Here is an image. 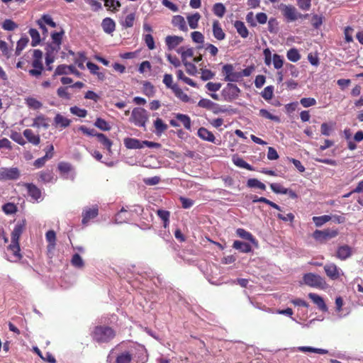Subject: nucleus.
Wrapping results in <instances>:
<instances>
[{
    "label": "nucleus",
    "instance_id": "obj_1",
    "mask_svg": "<svg viewBox=\"0 0 363 363\" xmlns=\"http://www.w3.org/2000/svg\"><path fill=\"white\" fill-rule=\"evenodd\" d=\"M26 221L25 219L18 221L15 225L11 233V241L8 249L11 250L15 258V260H20L22 255L20 253L19 239L26 228Z\"/></svg>",
    "mask_w": 363,
    "mask_h": 363
},
{
    "label": "nucleus",
    "instance_id": "obj_2",
    "mask_svg": "<svg viewBox=\"0 0 363 363\" xmlns=\"http://www.w3.org/2000/svg\"><path fill=\"white\" fill-rule=\"evenodd\" d=\"M92 337L98 343H107L116 337V332L108 326H97L94 328Z\"/></svg>",
    "mask_w": 363,
    "mask_h": 363
},
{
    "label": "nucleus",
    "instance_id": "obj_3",
    "mask_svg": "<svg viewBox=\"0 0 363 363\" xmlns=\"http://www.w3.org/2000/svg\"><path fill=\"white\" fill-rule=\"evenodd\" d=\"M280 10L287 22H294L298 19H306L309 17L308 13L303 14L298 11L297 9L292 5L281 4Z\"/></svg>",
    "mask_w": 363,
    "mask_h": 363
},
{
    "label": "nucleus",
    "instance_id": "obj_4",
    "mask_svg": "<svg viewBox=\"0 0 363 363\" xmlns=\"http://www.w3.org/2000/svg\"><path fill=\"white\" fill-rule=\"evenodd\" d=\"M149 119L147 111L141 107L134 108L131 113L130 121L133 123L136 126L143 128L146 130V123Z\"/></svg>",
    "mask_w": 363,
    "mask_h": 363
},
{
    "label": "nucleus",
    "instance_id": "obj_5",
    "mask_svg": "<svg viewBox=\"0 0 363 363\" xmlns=\"http://www.w3.org/2000/svg\"><path fill=\"white\" fill-rule=\"evenodd\" d=\"M303 283L313 288L324 289L327 286L326 281L321 276L314 273H306L303 277Z\"/></svg>",
    "mask_w": 363,
    "mask_h": 363
},
{
    "label": "nucleus",
    "instance_id": "obj_6",
    "mask_svg": "<svg viewBox=\"0 0 363 363\" xmlns=\"http://www.w3.org/2000/svg\"><path fill=\"white\" fill-rule=\"evenodd\" d=\"M78 130L84 134L89 136H96L98 140L108 150H111L113 145L112 141L108 139L104 134L97 133L94 129H89L84 125H80Z\"/></svg>",
    "mask_w": 363,
    "mask_h": 363
},
{
    "label": "nucleus",
    "instance_id": "obj_7",
    "mask_svg": "<svg viewBox=\"0 0 363 363\" xmlns=\"http://www.w3.org/2000/svg\"><path fill=\"white\" fill-rule=\"evenodd\" d=\"M339 234L338 230L336 228H327L323 230H315L313 233V238L321 243L325 242L327 240L335 238Z\"/></svg>",
    "mask_w": 363,
    "mask_h": 363
},
{
    "label": "nucleus",
    "instance_id": "obj_8",
    "mask_svg": "<svg viewBox=\"0 0 363 363\" xmlns=\"http://www.w3.org/2000/svg\"><path fill=\"white\" fill-rule=\"evenodd\" d=\"M240 93V89L237 85L232 83H228L225 87L223 89L221 95L225 101H233L238 98Z\"/></svg>",
    "mask_w": 363,
    "mask_h": 363
},
{
    "label": "nucleus",
    "instance_id": "obj_9",
    "mask_svg": "<svg viewBox=\"0 0 363 363\" xmlns=\"http://www.w3.org/2000/svg\"><path fill=\"white\" fill-rule=\"evenodd\" d=\"M21 173L17 167H1L0 168V180H16L20 177Z\"/></svg>",
    "mask_w": 363,
    "mask_h": 363
},
{
    "label": "nucleus",
    "instance_id": "obj_10",
    "mask_svg": "<svg viewBox=\"0 0 363 363\" xmlns=\"http://www.w3.org/2000/svg\"><path fill=\"white\" fill-rule=\"evenodd\" d=\"M222 72L225 74L226 82H239L241 79L240 72H235L234 67L231 64H226L223 66Z\"/></svg>",
    "mask_w": 363,
    "mask_h": 363
},
{
    "label": "nucleus",
    "instance_id": "obj_11",
    "mask_svg": "<svg viewBox=\"0 0 363 363\" xmlns=\"http://www.w3.org/2000/svg\"><path fill=\"white\" fill-rule=\"evenodd\" d=\"M326 275L332 280H337L340 277L341 269L334 263H329L324 266Z\"/></svg>",
    "mask_w": 363,
    "mask_h": 363
},
{
    "label": "nucleus",
    "instance_id": "obj_12",
    "mask_svg": "<svg viewBox=\"0 0 363 363\" xmlns=\"http://www.w3.org/2000/svg\"><path fill=\"white\" fill-rule=\"evenodd\" d=\"M99 214V209L97 206H94L91 208H85L82 212V223L86 225L89 223L91 219L96 218Z\"/></svg>",
    "mask_w": 363,
    "mask_h": 363
},
{
    "label": "nucleus",
    "instance_id": "obj_13",
    "mask_svg": "<svg viewBox=\"0 0 363 363\" xmlns=\"http://www.w3.org/2000/svg\"><path fill=\"white\" fill-rule=\"evenodd\" d=\"M352 255V247L347 245L338 247L336 252V257L341 259L345 260L350 257Z\"/></svg>",
    "mask_w": 363,
    "mask_h": 363
},
{
    "label": "nucleus",
    "instance_id": "obj_14",
    "mask_svg": "<svg viewBox=\"0 0 363 363\" xmlns=\"http://www.w3.org/2000/svg\"><path fill=\"white\" fill-rule=\"evenodd\" d=\"M184 40L183 37L177 35H168L165 38V43L168 50H172Z\"/></svg>",
    "mask_w": 363,
    "mask_h": 363
},
{
    "label": "nucleus",
    "instance_id": "obj_15",
    "mask_svg": "<svg viewBox=\"0 0 363 363\" xmlns=\"http://www.w3.org/2000/svg\"><path fill=\"white\" fill-rule=\"evenodd\" d=\"M101 27L104 33L111 34L116 30V23L112 18L106 17L102 20Z\"/></svg>",
    "mask_w": 363,
    "mask_h": 363
},
{
    "label": "nucleus",
    "instance_id": "obj_16",
    "mask_svg": "<svg viewBox=\"0 0 363 363\" xmlns=\"http://www.w3.org/2000/svg\"><path fill=\"white\" fill-rule=\"evenodd\" d=\"M124 145L128 149H142L143 148V140L136 138H126L123 140Z\"/></svg>",
    "mask_w": 363,
    "mask_h": 363
},
{
    "label": "nucleus",
    "instance_id": "obj_17",
    "mask_svg": "<svg viewBox=\"0 0 363 363\" xmlns=\"http://www.w3.org/2000/svg\"><path fill=\"white\" fill-rule=\"evenodd\" d=\"M198 136L203 140L216 143L214 135L206 128L201 127L198 130Z\"/></svg>",
    "mask_w": 363,
    "mask_h": 363
},
{
    "label": "nucleus",
    "instance_id": "obj_18",
    "mask_svg": "<svg viewBox=\"0 0 363 363\" xmlns=\"http://www.w3.org/2000/svg\"><path fill=\"white\" fill-rule=\"evenodd\" d=\"M236 234L240 238H242L244 240L250 241V242L254 244L256 247L258 246L257 240L255 238V237L250 232L245 230V229H243V228H238L236 230Z\"/></svg>",
    "mask_w": 363,
    "mask_h": 363
},
{
    "label": "nucleus",
    "instance_id": "obj_19",
    "mask_svg": "<svg viewBox=\"0 0 363 363\" xmlns=\"http://www.w3.org/2000/svg\"><path fill=\"white\" fill-rule=\"evenodd\" d=\"M24 186L28 190V195L33 199L38 200L41 197V191L35 184L26 183L24 184Z\"/></svg>",
    "mask_w": 363,
    "mask_h": 363
},
{
    "label": "nucleus",
    "instance_id": "obj_20",
    "mask_svg": "<svg viewBox=\"0 0 363 363\" xmlns=\"http://www.w3.org/2000/svg\"><path fill=\"white\" fill-rule=\"evenodd\" d=\"M71 123V120L64 117L60 113H57L54 118V124L56 127H60L62 128H65L69 126Z\"/></svg>",
    "mask_w": 363,
    "mask_h": 363
},
{
    "label": "nucleus",
    "instance_id": "obj_21",
    "mask_svg": "<svg viewBox=\"0 0 363 363\" xmlns=\"http://www.w3.org/2000/svg\"><path fill=\"white\" fill-rule=\"evenodd\" d=\"M233 247L243 253H249L252 251V247L250 244L240 240H235Z\"/></svg>",
    "mask_w": 363,
    "mask_h": 363
},
{
    "label": "nucleus",
    "instance_id": "obj_22",
    "mask_svg": "<svg viewBox=\"0 0 363 363\" xmlns=\"http://www.w3.org/2000/svg\"><path fill=\"white\" fill-rule=\"evenodd\" d=\"M172 23L174 26L179 27V28L184 32H186L188 30L184 18L180 15L174 16L172 18Z\"/></svg>",
    "mask_w": 363,
    "mask_h": 363
},
{
    "label": "nucleus",
    "instance_id": "obj_23",
    "mask_svg": "<svg viewBox=\"0 0 363 363\" xmlns=\"http://www.w3.org/2000/svg\"><path fill=\"white\" fill-rule=\"evenodd\" d=\"M32 66L34 67V69H30L29 74L31 76L36 77L40 76L44 69L42 61L33 60Z\"/></svg>",
    "mask_w": 363,
    "mask_h": 363
},
{
    "label": "nucleus",
    "instance_id": "obj_24",
    "mask_svg": "<svg viewBox=\"0 0 363 363\" xmlns=\"http://www.w3.org/2000/svg\"><path fill=\"white\" fill-rule=\"evenodd\" d=\"M213 35L214 38L218 40H224L225 38V34L220 26L218 21H215L213 23Z\"/></svg>",
    "mask_w": 363,
    "mask_h": 363
},
{
    "label": "nucleus",
    "instance_id": "obj_25",
    "mask_svg": "<svg viewBox=\"0 0 363 363\" xmlns=\"http://www.w3.org/2000/svg\"><path fill=\"white\" fill-rule=\"evenodd\" d=\"M309 298L315 303L318 308L323 311H327V306L325 305L323 298L319 295L313 293H310L308 294Z\"/></svg>",
    "mask_w": 363,
    "mask_h": 363
},
{
    "label": "nucleus",
    "instance_id": "obj_26",
    "mask_svg": "<svg viewBox=\"0 0 363 363\" xmlns=\"http://www.w3.org/2000/svg\"><path fill=\"white\" fill-rule=\"evenodd\" d=\"M23 135L28 140V141L33 145H38L40 142V138L38 135H34L32 130L26 129L23 131Z\"/></svg>",
    "mask_w": 363,
    "mask_h": 363
},
{
    "label": "nucleus",
    "instance_id": "obj_27",
    "mask_svg": "<svg viewBox=\"0 0 363 363\" xmlns=\"http://www.w3.org/2000/svg\"><path fill=\"white\" fill-rule=\"evenodd\" d=\"M135 20V13H130L128 14L124 19L120 20V24L124 28H132Z\"/></svg>",
    "mask_w": 363,
    "mask_h": 363
},
{
    "label": "nucleus",
    "instance_id": "obj_28",
    "mask_svg": "<svg viewBox=\"0 0 363 363\" xmlns=\"http://www.w3.org/2000/svg\"><path fill=\"white\" fill-rule=\"evenodd\" d=\"M175 118L182 123L186 130H191V121L189 116L183 113H177Z\"/></svg>",
    "mask_w": 363,
    "mask_h": 363
},
{
    "label": "nucleus",
    "instance_id": "obj_29",
    "mask_svg": "<svg viewBox=\"0 0 363 363\" xmlns=\"http://www.w3.org/2000/svg\"><path fill=\"white\" fill-rule=\"evenodd\" d=\"M234 26L236 28L237 32L242 38H245L248 36V30L243 22L240 21H236L235 22Z\"/></svg>",
    "mask_w": 363,
    "mask_h": 363
},
{
    "label": "nucleus",
    "instance_id": "obj_30",
    "mask_svg": "<svg viewBox=\"0 0 363 363\" xmlns=\"http://www.w3.org/2000/svg\"><path fill=\"white\" fill-rule=\"evenodd\" d=\"M172 91L174 93L175 96L181 99L184 102H189L190 100L189 96L185 94L181 88L179 87L177 84H174L172 87Z\"/></svg>",
    "mask_w": 363,
    "mask_h": 363
},
{
    "label": "nucleus",
    "instance_id": "obj_31",
    "mask_svg": "<svg viewBox=\"0 0 363 363\" xmlns=\"http://www.w3.org/2000/svg\"><path fill=\"white\" fill-rule=\"evenodd\" d=\"M154 126L155 128V133L157 135H161L168 128L167 125L164 123L163 121L160 118H157L154 121Z\"/></svg>",
    "mask_w": 363,
    "mask_h": 363
},
{
    "label": "nucleus",
    "instance_id": "obj_32",
    "mask_svg": "<svg viewBox=\"0 0 363 363\" xmlns=\"http://www.w3.org/2000/svg\"><path fill=\"white\" fill-rule=\"evenodd\" d=\"M131 359L132 354L129 351H125L117 355L116 363H130Z\"/></svg>",
    "mask_w": 363,
    "mask_h": 363
},
{
    "label": "nucleus",
    "instance_id": "obj_33",
    "mask_svg": "<svg viewBox=\"0 0 363 363\" xmlns=\"http://www.w3.org/2000/svg\"><path fill=\"white\" fill-rule=\"evenodd\" d=\"M47 118L43 115H40L35 117L33 120V127L40 128L43 127L47 129L49 124L46 122Z\"/></svg>",
    "mask_w": 363,
    "mask_h": 363
},
{
    "label": "nucleus",
    "instance_id": "obj_34",
    "mask_svg": "<svg viewBox=\"0 0 363 363\" xmlns=\"http://www.w3.org/2000/svg\"><path fill=\"white\" fill-rule=\"evenodd\" d=\"M46 240L48 242V247L53 249L56 245V233L54 230H48L45 234Z\"/></svg>",
    "mask_w": 363,
    "mask_h": 363
},
{
    "label": "nucleus",
    "instance_id": "obj_35",
    "mask_svg": "<svg viewBox=\"0 0 363 363\" xmlns=\"http://www.w3.org/2000/svg\"><path fill=\"white\" fill-rule=\"evenodd\" d=\"M233 163L239 167L246 169L250 171H254L255 169L252 166H251L250 164L246 162L242 158L237 157H233Z\"/></svg>",
    "mask_w": 363,
    "mask_h": 363
},
{
    "label": "nucleus",
    "instance_id": "obj_36",
    "mask_svg": "<svg viewBox=\"0 0 363 363\" xmlns=\"http://www.w3.org/2000/svg\"><path fill=\"white\" fill-rule=\"evenodd\" d=\"M94 125L103 131H108L111 128L109 123L101 118H97L96 119Z\"/></svg>",
    "mask_w": 363,
    "mask_h": 363
},
{
    "label": "nucleus",
    "instance_id": "obj_37",
    "mask_svg": "<svg viewBox=\"0 0 363 363\" xmlns=\"http://www.w3.org/2000/svg\"><path fill=\"white\" fill-rule=\"evenodd\" d=\"M201 18V15L199 13L189 15L187 16L188 23L191 29H196L198 27V23Z\"/></svg>",
    "mask_w": 363,
    "mask_h": 363
},
{
    "label": "nucleus",
    "instance_id": "obj_38",
    "mask_svg": "<svg viewBox=\"0 0 363 363\" xmlns=\"http://www.w3.org/2000/svg\"><path fill=\"white\" fill-rule=\"evenodd\" d=\"M331 219H332L331 216H328V215L313 217V221L314 222L316 227L322 226L323 224L330 221Z\"/></svg>",
    "mask_w": 363,
    "mask_h": 363
},
{
    "label": "nucleus",
    "instance_id": "obj_39",
    "mask_svg": "<svg viewBox=\"0 0 363 363\" xmlns=\"http://www.w3.org/2000/svg\"><path fill=\"white\" fill-rule=\"evenodd\" d=\"M247 186L249 188H258L262 190L266 189V186L264 183L259 181L257 179H249L247 182Z\"/></svg>",
    "mask_w": 363,
    "mask_h": 363
},
{
    "label": "nucleus",
    "instance_id": "obj_40",
    "mask_svg": "<svg viewBox=\"0 0 363 363\" xmlns=\"http://www.w3.org/2000/svg\"><path fill=\"white\" fill-rule=\"evenodd\" d=\"M28 33L32 38L31 45L33 47L37 46L40 42V36L39 32L35 28H30Z\"/></svg>",
    "mask_w": 363,
    "mask_h": 363
},
{
    "label": "nucleus",
    "instance_id": "obj_41",
    "mask_svg": "<svg viewBox=\"0 0 363 363\" xmlns=\"http://www.w3.org/2000/svg\"><path fill=\"white\" fill-rule=\"evenodd\" d=\"M286 57L289 60L296 62L301 59V55L296 48H291L287 51Z\"/></svg>",
    "mask_w": 363,
    "mask_h": 363
},
{
    "label": "nucleus",
    "instance_id": "obj_42",
    "mask_svg": "<svg viewBox=\"0 0 363 363\" xmlns=\"http://www.w3.org/2000/svg\"><path fill=\"white\" fill-rule=\"evenodd\" d=\"M177 52L181 54L182 60L183 62H187V57H191L194 56V50L193 48H188L186 50H184V48L181 47L177 50Z\"/></svg>",
    "mask_w": 363,
    "mask_h": 363
},
{
    "label": "nucleus",
    "instance_id": "obj_43",
    "mask_svg": "<svg viewBox=\"0 0 363 363\" xmlns=\"http://www.w3.org/2000/svg\"><path fill=\"white\" fill-rule=\"evenodd\" d=\"M26 103L28 107L33 108L34 110L40 109L43 106L40 101L33 97H28L26 99Z\"/></svg>",
    "mask_w": 363,
    "mask_h": 363
},
{
    "label": "nucleus",
    "instance_id": "obj_44",
    "mask_svg": "<svg viewBox=\"0 0 363 363\" xmlns=\"http://www.w3.org/2000/svg\"><path fill=\"white\" fill-rule=\"evenodd\" d=\"M225 11V7L222 3H216L213 5V13L220 18H222L224 16Z\"/></svg>",
    "mask_w": 363,
    "mask_h": 363
},
{
    "label": "nucleus",
    "instance_id": "obj_45",
    "mask_svg": "<svg viewBox=\"0 0 363 363\" xmlns=\"http://www.w3.org/2000/svg\"><path fill=\"white\" fill-rule=\"evenodd\" d=\"M39 177L42 182L48 183L52 182L53 179V174L51 170L47 169L45 171L40 172L39 174Z\"/></svg>",
    "mask_w": 363,
    "mask_h": 363
},
{
    "label": "nucleus",
    "instance_id": "obj_46",
    "mask_svg": "<svg viewBox=\"0 0 363 363\" xmlns=\"http://www.w3.org/2000/svg\"><path fill=\"white\" fill-rule=\"evenodd\" d=\"M259 116L265 118L269 119L271 121H273L274 122H280V118L279 116L272 115L267 109L264 108H262L259 110Z\"/></svg>",
    "mask_w": 363,
    "mask_h": 363
},
{
    "label": "nucleus",
    "instance_id": "obj_47",
    "mask_svg": "<svg viewBox=\"0 0 363 363\" xmlns=\"http://www.w3.org/2000/svg\"><path fill=\"white\" fill-rule=\"evenodd\" d=\"M18 24L11 19H6L2 23V28L5 30L12 31L18 28Z\"/></svg>",
    "mask_w": 363,
    "mask_h": 363
},
{
    "label": "nucleus",
    "instance_id": "obj_48",
    "mask_svg": "<svg viewBox=\"0 0 363 363\" xmlns=\"http://www.w3.org/2000/svg\"><path fill=\"white\" fill-rule=\"evenodd\" d=\"M65 35V30L61 28L60 32H53L51 33V38L55 44H62V37Z\"/></svg>",
    "mask_w": 363,
    "mask_h": 363
},
{
    "label": "nucleus",
    "instance_id": "obj_49",
    "mask_svg": "<svg viewBox=\"0 0 363 363\" xmlns=\"http://www.w3.org/2000/svg\"><path fill=\"white\" fill-rule=\"evenodd\" d=\"M70 112L80 118H85L87 115V111L84 108H81L77 106H72L69 108Z\"/></svg>",
    "mask_w": 363,
    "mask_h": 363
},
{
    "label": "nucleus",
    "instance_id": "obj_50",
    "mask_svg": "<svg viewBox=\"0 0 363 363\" xmlns=\"http://www.w3.org/2000/svg\"><path fill=\"white\" fill-rule=\"evenodd\" d=\"M69 86H60L57 90V94L60 98L67 100L71 99V94L68 93L67 89Z\"/></svg>",
    "mask_w": 363,
    "mask_h": 363
},
{
    "label": "nucleus",
    "instance_id": "obj_51",
    "mask_svg": "<svg viewBox=\"0 0 363 363\" xmlns=\"http://www.w3.org/2000/svg\"><path fill=\"white\" fill-rule=\"evenodd\" d=\"M72 264L77 268H82L84 266V260L82 259V257L76 253L72 256V260H71Z\"/></svg>",
    "mask_w": 363,
    "mask_h": 363
},
{
    "label": "nucleus",
    "instance_id": "obj_52",
    "mask_svg": "<svg viewBox=\"0 0 363 363\" xmlns=\"http://www.w3.org/2000/svg\"><path fill=\"white\" fill-rule=\"evenodd\" d=\"M213 105L214 106H213L211 111L214 114L228 113L230 111V109H229V108L226 107L225 106H220L216 103H214Z\"/></svg>",
    "mask_w": 363,
    "mask_h": 363
},
{
    "label": "nucleus",
    "instance_id": "obj_53",
    "mask_svg": "<svg viewBox=\"0 0 363 363\" xmlns=\"http://www.w3.org/2000/svg\"><path fill=\"white\" fill-rule=\"evenodd\" d=\"M274 86H267L262 91L261 95L265 100H270L273 96Z\"/></svg>",
    "mask_w": 363,
    "mask_h": 363
},
{
    "label": "nucleus",
    "instance_id": "obj_54",
    "mask_svg": "<svg viewBox=\"0 0 363 363\" xmlns=\"http://www.w3.org/2000/svg\"><path fill=\"white\" fill-rule=\"evenodd\" d=\"M272 59L274 67L275 69H279L282 67L284 64V60L281 55L278 54H274L272 56Z\"/></svg>",
    "mask_w": 363,
    "mask_h": 363
},
{
    "label": "nucleus",
    "instance_id": "obj_55",
    "mask_svg": "<svg viewBox=\"0 0 363 363\" xmlns=\"http://www.w3.org/2000/svg\"><path fill=\"white\" fill-rule=\"evenodd\" d=\"M214 102H213L212 101H211L210 99H201L199 102H198V106L201 107V108H206L208 110H211L213 106V105Z\"/></svg>",
    "mask_w": 363,
    "mask_h": 363
},
{
    "label": "nucleus",
    "instance_id": "obj_56",
    "mask_svg": "<svg viewBox=\"0 0 363 363\" xmlns=\"http://www.w3.org/2000/svg\"><path fill=\"white\" fill-rule=\"evenodd\" d=\"M298 8L303 11H308L311 7V0H296Z\"/></svg>",
    "mask_w": 363,
    "mask_h": 363
},
{
    "label": "nucleus",
    "instance_id": "obj_57",
    "mask_svg": "<svg viewBox=\"0 0 363 363\" xmlns=\"http://www.w3.org/2000/svg\"><path fill=\"white\" fill-rule=\"evenodd\" d=\"M144 40L150 50H154L155 48V40L151 34H146L144 35Z\"/></svg>",
    "mask_w": 363,
    "mask_h": 363
},
{
    "label": "nucleus",
    "instance_id": "obj_58",
    "mask_svg": "<svg viewBox=\"0 0 363 363\" xmlns=\"http://www.w3.org/2000/svg\"><path fill=\"white\" fill-rule=\"evenodd\" d=\"M300 103L303 107L307 108L312 106H315L316 104V100L314 98L311 97L302 98L300 100Z\"/></svg>",
    "mask_w": 363,
    "mask_h": 363
},
{
    "label": "nucleus",
    "instance_id": "obj_59",
    "mask_svg": "<svg viewBox=\"0 0 363 363\" xmlns=\"http://www.w3.org/2000/svg\"><path fill=\"white\" fill-rule=\"evenodd\" d=\"M0 50H1L3 55L6 57V58L11 57V50L8 48L7 43L2 40H0Z\"/></svg>",
    "mask_w": 363,
    "mask_h": 363
},
{
    "label": "nucleus",
    "instance_id": "obj_60",
    "mask_svg": "<svg viewBox=\"0 0 363 363\" xmlns=\"http://www.w3.org/2000/svg\"><path fill=\"white\" fill-rule=\"evenodd\" d=\"M3 211L6 214H12L16 212V206L11 203H7L3 206Z\"/></svg>",
    "mask_w": 363,
    "mask_h": 363
},
{
    "label": "nucleus",
    "instance_id": "obj_61",
    "mask_svg": "<svg viewBox=\"0 0 363 363\" xmlns=\"http://www.w3.org/2000/svg\"><path fill=\"white\" fill-rule=\"evenodd\" d=\"M192 40L197 43H203L204 41V36L201 32L194 31L191 34Z\"/></svg>",
    "mask_w": 363,
    "mask_h": 363
},
{
    "label": "nucleus",
    "instance_id": "obj_62",
    "mask_svg": "<svg viewBox=\"0 0 363 363\" xmlns=\"http://www.w3.org/2000/svg\"><path fill=\"white\" fill-rule=\"evenodd\" d=\"M11 138L21 145H24L26 144V141L21 133L15 132L13 133L11 135Z\"/></svg>",
    "mask_w": 363,
    "mask_h": 363
},
{
    "label": "nucleus",
    "instance_id": "obj_63",
    "mask_svg": "<svg viewBox=\"0 0 363 363\" xmlns=\"http://www.w3.org/2000/svg\"><path fill=\"white\" fill-rule=\"evenodd\" d=\"M278 22L275 18H270L268 21V30L272 33H275L278 30Z\"/></svg>",
    "mask_w": 363,
    "mask_h": 363
},
{
    "label": "nucleus",
    "instance_id": "obj_64",
    "mask_svg": "<svg viewBox=\"0 0 363 363\" xmlns=\"http://www.w3.org/2000/svg\"><path fill=\"white\" fill-rule=\"evenodd\" d=\"M271 189L276 194H284L286 192V188L283 187L280 184L278 183H272L270 184Z\"/></svg>",
    "mask_w": 363,
    "mask_h": 363
}]
</instances>
